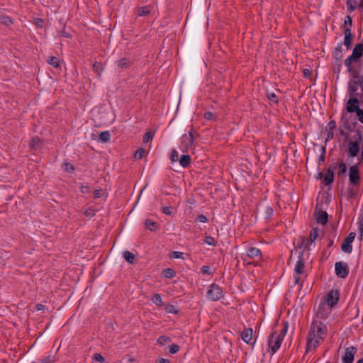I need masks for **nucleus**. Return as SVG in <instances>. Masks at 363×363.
Returning a JSON list of instances; mask_svg holds the SVG:
<instances>
[{
	"instance_id": "obj_55",
	"label": "nucleus",
	"mask_w": 363,
	"mask_h": 363,
	"mask_svg": "<svg viewBox=\"0 0 363 363\" xmlns=\"http://www.w3.org/2000/svg\"><path fill=\"white\" fill-rule=\"evenodd\" d=\"M347 6L350 12L354 11L356 9L352 0H347Z\"/></svg>"
},
{
	"instance_id": "obj_20",
	"label": "nucleus",
	"mask_w": 363,
	"mask_h": 363,
	"mask_svg": "<svg viewBox=\"0 0 363 363\" xmlns=\"http://www.w3.org/2000/svg\"><path fill=\"white\" fill-rule=\"evenodd\" d=\"M294 272L296 274L304 275L306 277L305 273V261L303 258L302 255L298 257V259L296 262V264L294 267Z\"/></svg>"
},
{
	"instance_id": "obj_6",
	"label": "nucleus",
	"mask_w": 363,
	"mask_h": 363,
	"mask_svg": "<svg viewBox=\"0 0 363 363\" xmlns=\"http://www.w3.org/2000/svg\"><path fill=\"white\" fill-rule=\"evenodd\" d=\"M349 183L352 187H359L360 185L361 176L358 164H353L349 168Z\"/></svg>"
},
{
	"instance_id": "obj_17",
	"label": "nucleus",
	"mask_w": 363,
	"mask_h": 363,
	"mask_svg": "<svg viewBox=\"0 0 363 363\" xmlns=\"http://www.w3.org/2000/svg\"><path fill=\"white\" fill-rule=\"evenodd\" d=\"M356 352L357 348L355 347L350 346L346 347L342 356V363H352Z\"/></svg>"
},
{
	"instance_id": "obj_36",
	"label": "nucleus",
	"mask_w": 363,
	"mask_h": 363,
	"mask_svg": "<svg viewBox=\"0 0 363 363\" xmlns=\"http://www.w3.org/2000/svg\"><path fill=\"white\" fill-rule=\"evenodd\" d=\"M171 341V338L169 336L165 335L160 336L157 340V343L161 345H164L166 343L169 342Z\"/></svg>"
},
{
	"instance_id": "obj_43",
	"label": "nucleus",
	"mask_w": 363,
	"mask_h": 363,
	"mask_svg": "<svg viewBox=\"0 0 363 363\" xmlns=\"http://www.w3.org/2000/svg\"><path fill=\"white\" fill-rule=\"evenodd\" d=\"M267 99L274 104L279 103L278 96L276 95L275 93H268Z\"/></svg>"
},
{
	"instance_id": "obj_16",
	"label": "nucleus",
	"mask_w": 363,
	"mask_h": 363,
	"mask_svg": "<svg viewBox=\"0 0 363 363\" xmlns=\"http://www.w3.org/2000/svg\"><path fill=\"white\" fill-rule=\"evenodd\" d=\"M356 236V233L354 232H351L348 234V235L346 237V238L344 240L342 245L341 249L343 252L345 253H351L352 250V243L353 242L354 238Z\"/></svg>"
},
{
	"instance_id": "obj_63",
	"label": "nucleus",
	"mask_w": 363,
	"mask_h": 363,
	"mask_svg": "<svg viewBox=\"0 0 363 363\" xmlns=\"http://www.w3.org/2000/svg\"><path fill=\"white\" fill-rule=\"evenodd\" d=\"M162 212L166 215H171L172 214L171 207L163 206L162 208Z\"/></svg>"
},
{
	"instance_id": "obj_56",
	"label": "nucleus",
	"mask_w": 363,
	"mask_h": 363,
	"mask_svg": "<svg viewBox=\"0 0 363 363\" xmlns=\"http://www.w3.org/2000/svg\"><path fill=\"white\" fill-rule=\"evenodd\" d=\"M355 133V138L358 139L360 142H362V147H363V135H362V132L359 129H357L354 131Z\"/></svg>"
},
{
	"instance_id": "obj_61",
	"label": "nucleus",
	"mask_w": 363,
	"mask_h": 363,
	"mask_svg": "<svg viewBox=\"0 0 363 363\" xmlns=\"http://www.w3.org/2000/svg\"><path fill=\"white\" fill-rule=\"evenodd\" d=\"M196 220L201 222V223H206L208 222V218L205 215L201 214L197 216Z\"/></svg>"
},
{
	"instance_id": "obj_5",
	"label": "nucleus",
	"mask_w": 363,
	"mask_h": 363,
	"mask_svg": "<svg viewBox=\"0 0 363 363\" xmlns=\"http://www.w3.org/2000/svg\"><path fill=\"white\" fill-rule=\"evenodd\" d=\"M195 130L191 129L188 134H184L181 138V147L183 152H188L195 148L194 134Z\"/></svg>"
},
{
	"instance_id": "obj_10",
	"label": "nucleus",
	"mask_w": 363,
	"mask_h": 363,
	"mask_svg": "<svg viewBox=\"0 0 363 363\" xmlns=\"http://www.w3.org/2000/svg\"><path fill=\"white\" fill-rule=\"evenodd\" d=\"M340 299V292L337 289L330 290L323 298V302L330 307H334Z\"/></svg>"
},
{
	"instance_id": "obj_22",
	"label": "nucleus",
	"mask_w": 363,
	"mask_h": 363,
	"mask_svg": "<svg viewBox=\"0 0 363 363\" xmlns=\"http://www.w3.org/2000/svg\"><path fill=\"white\" fill-rule=\"evenodd\" d=\"M315 216L317 222L325 225L328 222V213L322 210L315 211Z\"/></svg>"
},
{
	"instance_id": "obj_33",
	"label": "nucleus",
	"mask_w": 363,
	"mask_h": 363,
	"mask_svg": "<svg viewBox=\"0 0 363 363\" xmlns=\"http://www.w3.org/2000/svg\"><path fill=\"white\" fill-rule=\"evenodd\" d=\"M150 11L147 6L140 7L137 10V15L139 16H144L148 15Z\"/></svg>"
},
{
	"instance_id": "obj_54",
	"label": "nucleus",
	"mask_w": 363,
	"mask_h": 363,
	"mask_svg": "<svg viewBox=\"0 0 363 363\" xmlns=\"http://www.w3.org/2000/svg\"><path fill=\"white\" fill-rule=\"evenodd\" d=\"M321 150H322V153L318 158V164L319 165H320L321 164H323L324 162L325 151H326L325 147H322Z\"/></svg>"
},
{
	"instance_id": "obj_14",
	"label": "nucleus",
	"mask_w": 363,
	"mask_h": 363,
	"mask_svg": "<svg viewBox=\"0 0 363 363\" xmlns=\"http://www.w3.org/2000/svg\"><path fill=\"white\" fill-rule=\"evenodd\" d=\"M336 275L342 279H345L350 272L349 267L346 262H337L335 264Z\"/></svg>"
},
{
	"instance_id": "obj_8",
	"label": "nucleus",
	"mask_w": 363,
	"mask_h": 363,
	"mask_svg": "<svg viewBox=\"0 0 363 363\" xmlns=\"http://www.w3.org/2000/svg\"><path fill=\"white\" fill-rule=\"evenodd\" d=\"M357 125V122L350 121L349 118L342 115L340 118V126L339 128L340 134L342 136H347V133L345 130L352 131Z\"/></svg>"
},
{
	"instance_id": "obj_12",
	"label": "nucleus",
	"mask_w": 363,
	"mask_h": 363,
	"mask_svg": "<svg viewBox=\"0 0 363 363\" xmlns=\"http://www.w3.org/2000/svg\"><path fill=\"white\" fill-rule=\"evenodd\" d=\"M282 340H283L278 335L277 332H272L271 333L268 341V346L272 354L275 353L279 349Z\"/></svg>"
},
{
	"instance_id": "obj_28",
	"label": "nucleus",
	"mask_w": 363,
	"mask_h": 363,
	"mask_svg": "<svg viewBox=\"0 0 363 363\" xmlns=\"http://www.w3.org/2000/svg\"><path fill=\"white\" fill-rule=\"evenodd\" d=\"M191 159L190 155H182L179 160L180 165L184 168L189 167L191 163Z\"/></svg>"
},
{
	"instance_id": "obj_59",
	"label": "nucleus",
	"mask_w": 363,
	"mask_h": 363,
	"mask_svg": "<svg viewBox=\"0 0 363 363\" xmlns=\"http://www.w3.org/2000/svg\"><path fill=\"white\" fill-rule=\"evenodd\" d=\"M182 255L183 253L181 252H178V251H174L171 256H170V258H174V259H179V258H182Z\"/></svg>"
},
{
	"instance_id": "obj_40",
	"label": "nucleus",
	"mask_w": 363,
	"mask_h": 363,
	"mask_svg": "<svg viewBox=\"0 0 363 363\" xmlns=\"http://www.w3.org/2000/svg\"><path fill=\"white\" fill-rule=\"evenodd\" d=\"M352 26V19L350 16H347L345 20V25H344V30L347 28L351 29V27Z\"/></svg>"
},
{
	"instance_id": "obj_35",
	"label": "nucleus",
	"mask_w": 363,
	"mask_h": 363,
	"mask_svg": "<svg viewBox=\"0 0 363 363\" xmlns=\"http://www.w3.org/2000/svg\"><path fill=\"white\" fill-rule=\"evenodd\" d=\"M163 274L165 277L171 279L176 275V272L171 268H166L163 270Z\"/></svg>"
},
{
	"instance_id": "obj_19",
	"label": "nucleus",
	"mask_w": 363,
	"mask_h": 363,
	"mask_svg": "<svg viewBox=\"0 0 363 363\" xmlns=\"http://www.w3.org/2000/svg\"><path fill=\"white\" fill-rule=\"evenodd\" d=\"M344 40L342 43L345 47L347 50H349L351 48L352 40L354 38V35L352 33L351 29L346 28L344 30Z\"/></svg>"
},
{
	"instance_id": "obj_60",
	"label": "nucleus",
	"mask_w": 363,
	"mask_h": 363,
	"mask_svg": "<svg viewBox=\"0 0 363 363\" xmlns=\"http://www.w3.org/2000/svg\"><path fill=\"white\" fill-rule=\"evenodd\" d=\"M59 36L64 37V38H72L71 34L69 32L66 31L65 29L59 33Z\"/></svg>"
},
{
	"instance_id": "obj_21",
	"label": "nucleus",
	"mask_w": 363,
	"mask_h": 363,
	"mask_svg": "<svg viewBox=\"0 0 363 363\" xmlns=\"http://www.w3.org/2000/svg\"><path fill=\"white\" fill-rule=\"evenodd\" d=\"M43 146V142L38 136L32 138L29 147L31 150L37 152L39 151Z\"/></svg>"
},
{
	"instance_id": "obj_46",
	"label": "nucleus",
	"mask_w": 363,
	"mask_h": 363,
	"mask_svg": "<svg viewBox=\"0 0 363 363\" xmlns=\"http://www.w3.org/2000/svg\"><path fill=\"white\" fill-rule=\"evenodd\" d=\"M153 137H154V133H152L150 131H147V133H145V134L143 136V143H147L150 140H152L153 138Z\"/></svg>"
},
{
	"instance_id": "obj_15",
	"label": "nucleus",
	"mask_w": 363,
	"mask_h": 363,
	"mask_svg": "<svg viewBox=\"0 0 363 363\" xmlns=\"http://www.w3.org/2000/svg\"><path fill=\"white\" fill-rule=\"evenodd\" d=\"M331 311L332 307L323 303V300H321L317 310L316 317L318 318L326 319L331 313Z\"/></svg>"
},
{
	"instance_id": "obj_7",
	"label": "nucleus",
	"mask_w": 363,
	"mask_h": 363,
	"mask_svg": "<svg viewBox=\"0 0 363 363\" xmlns=\"http://www.w3.org/2000/svg\"><path fill=\"white\" fill-rule=\"evenodd\" d=\"M360 143L361 142L355 138L354 134L347 145L346 152L348 157L354 158L358 155L360 151Z\"/></svg>"
},
{
	"instance_id": "obj_57",
	"label": "nucleus",
	"mask_w": 363,
	"mask_h": 363,
	"mask_svg": "<svg viewBox=\"0 0 363 363\" xmlns=\"http://www.w3.org/2000/svg\"><path fill=\"white\" fill-rule=\"evenodd\" d=\"M287 330H288V324L286 322L285 324H284V328L281 330V333H278V335L281 337V339L283 340L284 337L285 336L286 332H287Z\"/></svg>"
},
{
	"instance_id": "obj_52",
	"label": "nucleus",
	"mask_w": 363,
	"mask_h": 363,
	"mask_svg": "<svg viewBox=\"0 0 363 363\" xmlns=\"http://www.w3.org/2000/svg\"><path fill=\"white\" fill-rule=\"evenodd\" d=\"M178 157H179L178 152L174 149L172 150L171 155H170V160H172V162L177 161Z\"/></svg>"
},
{
	"instance_id": "obj_37",
	"label": "nucleus",
	"mask_w": 363,
	"mask_h": 363,
	"mask_svg": "<svg viewBox=\"0 0 363 363\" xmlns=\"http://www.w3.org/2000/svg\"><path fill=\"white\" fill-rule=\"evenodd\" d=\"M57 361L55 355H48L40 359L39 363H55Z\"/></svg>"
},
{
	"instance_id": "obj_34",
	"label": "nucleus",
	"mask_w": 363,
	"mask_h": 363,
	"mask_svg": "<svg viewBox=\"0 0 363 363\" xmlns=\"http://www.w3.org/2000/svg\"><path fill=\"white\" fill-rule=\"evenodd\" d=\"M333 57L335 60L336 62L338 64V66L340 67L341 61L343 57L342 52H333Z\"/></svg>"
},
{
	"instance_id": "obj_53",
	"label": "nucleus",
	"mask_w": 363,
	"mask_h": 363,
	"mask_svg": "<svg viewBox=\"0 0 363 363\" xmlns=\"http://www.w3.org/2000/svg\"><path fill=\"white\" fill-rule=\"evenodd\" d=\"M179 350V346L177 344H172L169 346V353L176 354Z\"/></svg>"
},
{
	"instance_id": "obj_64",
	"label": "nucleus",
	"mask_w": 363,
	"mask_h": 363,
	"mask_svg": "<svg viewBox=\"0 0 363 363\" xmlns=\"http://www.w3.org/2000/svg\"><path fill=\"white\" fill-rule=\"evenodd\" d=\"M103 195V190L102 189H96L94 191V196L96 199L101 198Z\"/></svg>"
},
{
	"instance_id": "obj_32",
	"label": "nucleus",
	"mask_w": 363,
	"mask_h": 363,
	"mask_svg": "<svg viewBox=\"0 0 363 363\" xmlns=\"http://www.w3.org/2000/svg\"><path fill=\"white\" fill-rule=\"evenodd\" d=\"M111 139V134L109 131H103L99 134V140L103 143H107Z\"/></svg>"
},
{
	"instance_id": "obj_25",
	"label": "nucleus",
	"mask_w": 363,
	"mask_h": 363,
	"mask_svg": "<svg viewBox=\"0 0 363 363\" xmlns=\"http://www.w3.org/2000/svg\"><path fill=\"white\" fill-rule=\"evenodd\" d=\"M14 23V19L6 14H0V24L10 26Z\"/></svg>"
},
{
	"instance_id": "obj_27",
	"label": "nucleus",
	"mask_w": 363,
	"mask_h": 363,
	"mask_svg": "<svg viewBox=\"0 0 363 363\" xmlns=\"http://www.w3.org/2000/svg\"><path fill=\"white\" fill-rule=\"evenodd\" d=\"M358 230L359 232V240H363V209L360 211L359 216L358 218Z\"/></svg>"
},
{
	"instance_id": "obj_29",
	"label": "nucleus",
	"mask_w": 363,
	"mask_h": 363,
	"mask_svg": "<svg viewBox=\"0 0 363 363\" xmlns=\"http://www.w3.org/2000/svg\"><path fill=\"white\" fill-rule=\"evenodd\" d=\"M337 167H338L337 172V176L338 177L345 176V174H346L347 169L346 164L344 162L341 161L338 163Z\"/></svg>"
},
{
	"instance_id": "obj_38",
	"label": "nucleus",
	"mask_w": 363,
	"mask_h": 363,
	"mask_svg": "<svg viewBox=\"0 0 363 363\" xmlns=\"http://www.w3.org/2000/svg\"><path fill=\"white\" fill-rule=\"evenodd\" d=\"M153 303L156 304L157 306H160L162 305V300L161 296L159 294H156L153 296L152 298Z\"/></svg>"
},
{
	"instance_id": "obj_18",
	"label": "nucleus",
	"mask_w": 363,
	"mask_h": 363,
	"mask_svg": "<svg viewBox=\"0 0 363 363\" xmlns=\"http://www.w3.org/2000/svg\"><path fill=\"white\" fill-rule=\"evenodd\" d=\"M335 166L332 167V166H330L325 172V176L323 177V183L325 186L330 185L333 183L334 181V169H335Z\"/></svg>"
},
{
	"instance_id": "obj_39",
	"label": "nucleus",
	"mask_w": 363,
	"mask_h": 363,
	"mask_svg": "<svg viewBox=\"0 0 363 363\" xmlns=\"http://www.w3.org/2000/svg\"><path fill=\"white\" fill-rule=\"evenodd\" d=\"M355 188L356 187H352L351 186H350V187L348 188L347 189V199H353L355 196H356V191H355Z\"/></svg>"
},
{
	"instance_id": "obj_62",
	"label": "nucleus",
	"mask_w": 363,
	"mask_h": 363,
	"mask_svg": "<svg viewBox=\"0 0 363 363\" xmlns=\"http://www.w3.org/2000/svg\"><path fill=\"white\" fill-rule=\"evenodd\" d=\"M93 69L96 71H99V72H102L103 71V67H102V65L101 63L99 62H96L94 65H93Z\"/></svg>"
},
{
	"instance_id": "obj_47",
	"label": "nucleus",
	"mask_w": 363,
	"mask_h": 363,
	"mask_svg": "<svg viewBox=\"0 0 363 363\" xmlns=\"http://www.w3.org/2000/svg\"><path fill=\"white\" fill-rule=\"evenodd\" d=\"M33 23L37 28H42L44 26V21L40 18H35L33 21Z\"/></svg>"
},
{
	"instance_id": "obj_42",
	"label": "nucleus",
	"mask_w": 363,
	"mask_h": 363,
	"mask_svg": "<svg viewBox=\"0 0 363 363\" xmlns=\"http://www.w3.org/2000/svg\"><path fill=\"white\" fill-rule=\"evenodd\" d=\"M165 311L167 313H169L177 314L178 313V311L176 309V307L172 304H168L165 308Z\"/></svg>"
},
{
	"instance_id": "obj_23",
	"label": "nucleus",
	"mask_w": 363,
	"mask_h": 363,
	"mask_svg": "<svg viewBox=\"0 0 363 363\" xmlns=\"http://www.w3.org/2000/svg\"><path fill=\"white\" fill-rule=\"evenodd\" d=\"M253 330L252 328L245 329L240 334L242 340L247 344H251Z\"/></svg>"
},
{
	"instance_id": "obj_31",
	"label": "nucleus",
	"mask_w": 363,
	"mask_h": 363,
	"mask_svg": "<svg viewBox=\"0 0 363 363\" xmlns=\"http://www.w3.org/2000/svg\"><path fill=\"white\" fill-rule=\"evenodd\" d=\"M47 62L53 66L55 68H58L60 67V60L55 56H51L47 60Z\"/></svg>"
},
{
	"instance_id": "obj_24",
	"label": "nucleus",
	"mask_w": 363,
	"mask_h": 363,
	"mask_svg": "<svg viewBox=\"0 0 363 363\" xmlns=\"http://www.w3.org/2000/svg\"><path fill=\"white\" fill-rule=\"evenodd\" d=\"M145 228L152 232L157 231L160 228V225L150 219H146L144 222Z\"/></svg>"
},
{
	"instance_id": "obj_48",
	"label": "nucleus",
	"mask_w": 363,
	"mask_h": 363,
	"mask_svg": "<svg viewBox=\"0 0 363 363\" xmlns=\"http://www.w3.org/2000/svg\"><path fill=\"white\" fill-rule=\"evenodd\" d=\"M354 113H356V116L359 121L363 123V109L359 108Z\"/></svg>"
},
{
	"instance_id": "obj_2",
	"label": "nucleus",
	"mask_w": 363,
	"mask_h": 363,
	"mask_svg": "<svg viewBox=\"0 0 363 363\" xmlns=\"http://www.w3.org/2000/svg\"><path fill=\"white\" fill-rule=\"evenodd\" d=\"M350 77L347 82V95L363 96V74L358 70L347 71Z\"/></svg>"
},
{
	"instance_id": "obj_51",
	"label": "nucleus",
	"mask_w": 363,
	"mask_h": 363,
	"mask_svg": "<svg viewBox=\"0 0 363 363\" xmlns=\"http://www.w3.org/2000/svg\"><path fill=\"white\" fill-rule=\"evenodd\" d=\"M201 272L203 274H208V275L212 274V272H211L210 267L207 266V265L202 266V267L201 268Z\"/></svg>"
},
{
	"instance_id": "obj_50",
	"label": "nucleus",
	"mask_w": 363,
	"mask_h": 363,
	"mask_svg": "<svg viewBox=\"0 0 363 363\" xmlns=\"http://www.w3.org/2000/svg\"><path fill=\"white\" fill-rule=\"evenodd\" d=\"M274 210L271 206H267L265 208V218L269 219L273 215Z\"/></svg>"
},
{
	"instance_id": "obj_9",
	"label": "nucleus",
	"mask_w": 363,
	"mask_h": 363,
	"mask_svg": "<svg viewBox=\"0 0 363 363\" xmlns=\"http://www.w3.org/2000/svg\"><path fill=\"white\" fill-rule=\"evenodd\" d=\"M362 96L348 95V100L345 104V108L349 113H354L360 106V99Z\"/></svg>"
},
{
	"instance_id": "obj_1",
	"label": "nucleus",
	"mask_w": 363,
	"mask_h": 363,
	"mask_svg": "<svg viewBox=\"0 0 363 363\" xmlns=\"http://www.w3.org/2000/svg\"><path fill=\"white\" fill-rule=\"evenodd\" d=\"M328 334L326 324L318 320L311 322L307 337L306 353L318 348L325 340Z\"/></svg>"
},
{
	"instance_id": "obj_44",
	"label": "nucleus",
	"mask_w": 363,
	"mask_h": 363,
	"mask_svg": "<svg viewBox=\"0 0 363 363\" xmlns=\"http://www.w3.org/2000/svg\"><path fill=\"white\" fill-rule=\"evenodd\" d=\"M204 118L208 121H216V116L211 111H207L204 113Z\"/></svg>"
},
{
	"instance_id": "obj_13",
	"label": "nucleus",
	"mask_w": 363,
	"mask_h": 363,
	"mask_svg": "<svg viewBox=\"0 0 363 363\" xmlns=\"http://www.w3.org/2000/svg\"><path fill=\"white\" fill-rule=\"evenodd\" d=\"M242 259L244 262L246 261L247 258L249 259H258L261 260L262 259V252L259 248L255 247H248L246 248V253L243 254Z\"/></svg>"
},
{
	"instance_id": "obj_49",
	"label": "nucleus",
	"mask_w": 363,
	"mask_h": 363,
	"mask_svg": "<svg viewBox=\"0 0 363 363\" xmlns=\"http://www.w3.org/2000/svg\"><path fill=\"white\" fill-rule=\"evenodd\" d=\"M145 150L143 148H139L134 154V157L136 159H141L143 157Z\"/></svg>"
},
{
	"instance_id": "obj_4",
	"label": "nucleus",
	"mask_w": 363,
	"mask_h": 363,
	"mask_svg": "<svg viewBox=\"0 0 363 363\" xmlns=\"http://www.w3.org/2000/svg\"><path fill=\"white\" fill-rule=\"evenodd\" d=\"M225 296L223 289L216 284H211L208 289L206 297L211 301H217L223 298Z\"/></svg>"
},
{
	"instance_id": "obj_26",
	"label": "nucleus",
	"mask_w": 363,
	"mask_h": 363,
	"mask_svg": "<svg viewBox=\"0 0 363 363\" xmlns=\"http://www.w3.org/2000/svg\"><path fill=\"white\" fill-rule=\"evenodd\" d=\"M117 66L121 69H127L132 65V61L129 58H122L116 62Z\"/></svg>"
},
{
	"instance_id": "obj_11",
	"label": "nucleus",
	"mask_w": 363,
	"mask_h": 363,
	"mask_svg": "<svg viewBox=\"0 0 363 363\" xmlns=\"http://www.w3.org/2000/svg\"><path fill=\"white\" fill-rule=\"evenodd\" d=\"M318 232L319 230L318 228H312L309 233V239H306L304 237L301 238V245L300 247H302L303 250H309L310 246L318 237Z\"/></svg>"
},
{
	"instance_id": "obj_3",
	"label": "nucleus",
	"mask_w": 363,
	"mask_h": 363,
	"mask_svg": "<svg viewBox=\"0 0 363 363\" xmlns=\"http://www.w3.org/2000/svg\"><path fill=\"white\" fill-rule=\"evenodd\" d=\"M363 57V44L357 43L354 47L352 54L348 56L344 62L347 71L358 70L361 67L362 69V64L360 62L361 58Z\"/></svg>"
},
{
	"instance_id": "obj_58",
	"label": "nucleus",
	"mask_w": 363,
	"mask_h": 363,
	"mask_svg": "<svg viewBox=\"0 0 363 363\" xmlns=\"http://www.w3.org/2000/svg\"><path fill=\"white\" fill-rule=\"evenodd\" d=\"M327 128L330 130H334L337 128L336 122L335 121H329Z\"/></svg>"
},
{
	"instance_id": "obj_45",
	"label": "nucleus",
	"mask_w": 363,
	"mask_h": 363,
	"mask_svg": "<svg viewBox=\"0 0 363 363\" xmlns=\"http://www.w3.org/2000/svg\"><path fill=\"white\" fill-rule=\"evenodd\" d=\"M63 169L67 172H72L74 170V167L71 163L66 162L63 164Z\"/></svg>"
},
{
	"instance_id": "obj_41",
	"label": "nucleus",
	"mask_w": 363,
	"mask_h": 363,
	"mask_svg": "<svg viewBox=\"0 0 363 363\" xmlns=\"http://www.w3.org/2000/svg\"><path fill=\"white\" fill-rule=\"evenodd\" d=\"M204 242L211 246H216V240L211 237V236H206Z\"/></svg>"
},
{
	"instance_id": "obj_30",
	"label": "nucleus",
	"mask_w": 363,
	"mask_h": 363,
	"mask_svg": "<svg viewBox=\"0 0 363 363\" xmlns=\"http://www.w3.org/2000/svg\"><path fill=\"white\" fill-rule=\"evenodd\" d=\"M123 257L125 259L126 262L130 264H133L135 262V255L130 252V251H124L123 253Z\"/></svg>"
}]
</instances>
